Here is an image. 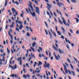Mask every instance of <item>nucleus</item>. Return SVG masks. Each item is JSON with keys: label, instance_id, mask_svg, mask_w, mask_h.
Listing matches in <instances>:
<instances>
[{"label": "nucleus", "instance_id": "f257e3e1", "mask_svg": "<svg viewBox=\"0 0 79 79\" xmlns=\"http://www.w3.org/2000/svg\"><path fill=\"white\" fill-rule=\"evenodd\" d=\"M29 3L30 5H29V6L30 8L31 9H31L29 7L28 8V10L30 12V14L33 17H34V16L35 17V13L34 12L35 11V10L34 9H33V7H32V6L31 5H32V2L29 1Z\"/></svg>", "mask_w": 79, "mask_h": 79}, {"label": "nucleus", "instance_id": "f03ea898", "mask_svg": "<svg viewBox=\"0 0 79 79\" xmlns=\"http://www.w3.org/2000/svg\"><path fill=\"white\" fill-rule=\"evenodd\" d=\"M61 19L62 20L63 22V23H64V24L65 25V26H69V24L68 23H66V20H65V19H64V18L63 17H62Z\"/></svg>", "mask_w": 79, "mask_h": 79}, {"label": "nucleus", "instance_id": "7ed1b4c3", "mask_svg": "<svg viewBox=\"0 0 79 79\" xmlns=\"http://www.w3.org/2000/svg\"><path fill=\"white\" fill-rule=\"evenodd\" d=\"M44 63L45 64H44V68H50V64L49 63H47V62L45 61L44 62Z\"/></svg>", "mask_w": 79, "mask_h": 79}, {"label": "nucleus", "instance_id": "20e7f679", "mask_svg": "<svg viewBox=\"0 0 79 79\" xmlns=\"http://www.w3.org/2000/svg\"><path fill=\"white\" fill-rule=\"evenodd\" d=\"M15 22L16 23V26L17 27H19V25H18V23H18L19 24H20V25H22V24H23V22L18 21L17 20H15Z\"/></svg>", "mask_w": 79, "mask_h": 79}, {"label": "nucleus", "instance_id": "39448f33", "mask_svg": "<svg viewBox=\"0 0 79 79\" xmlns=\"http://www.w3.org/2000/svg\"><path fill=\"white\" fill-rule=\"evenodd\" d=\"M56 45V47L57 48H56V47H55V46L54 44H53L52 45V48H54V50H56L58 52V44H55Z\"/></svg>", "mask_w": 79, "mask_h": 79}, {"label": "nucleus", "instance_id": "423d86ee", "mask_svg": "<svg viewBox=\"0 0 79 79\" xmlns=\"http://www.w3.org/2000/svg\"><path fill=\"white\" fill-rule=\"evenodd\" d=\"M63 65L64 67V69L65 72L66 74H68V70H67V68L66 67V66L65 64H63Z\"/></svg>", "mask_w": 79, "mask_h": 79}, {"label": "nucleus", "instance_id": "0eeeda50", "mask_svg": "<svg viewBox=\"0 0 79 79\" xmlns=\"http://www.w3.org/2000/svg\"><path fill=\"white\" fill-rule=\"evenodd\" d=\"M68 71L70 75H71V73H72L73 74V76H75V72H74V71H71V72L69 70H68Z\"/></svg>", "mask_w": 79, "mask_h": 79}, {"label": "nucleus", "instance_id": "6e6552de", "mask_svg": "<svg viewBox=\"0 0 79 79\" xmlns=\"http://www.w3.org/2000/svg\"><path fill=\"white\" fill-rule=\"evenodd\" d=\"M22 58L21 57H19L18 58V61H19V64L20 65H22Z\"/></svg>", "mask_w": 79, "mask_h": 79}, {"label": "nucleus", "instance_id": "1a4fd4ad", "mask_svg": "<svg viewBox=\"0 0 79 79\" xmlns=\"http://www.w3.org/2000/svg\"><path fill=\"white\" fill-rule=\"evenodd\" d=\"M35 8H36L35 11L36 13L39 14V7H36Z\"/></svg>", "mask_w": 79, "mask_h": 79}, {"label": "nucleus", "instance_id": "9d476101", "mask_svg": "<svg viewBox=\"0 0 79 79\" xmlns=\"http://www.w3.org/2000/svg\"><path fill=\"white\" fill-rule=\"evenodd\" d=\"M47 9L49 11V12H50V14H51V16H53V13H52V11H51V10H50V8L48 7Z\"/></svg>", "mask_w": 79, "mask_h": 79}, {"label": "nucleus", "instance_id": "9b49d317", "mask_svg": "<svg viewBox=\"0 0 79 79\" xmlns=\"http://www.w3.org/2000/svg\"><path fill=\"white\" fill-rule=\"evenodd\" d=\"M35 73H40L39 68H36V70L35 71Z\"/></svg>", "mask_w": 79, "mask_h": 79}, {"label": "nucleus", "instance_id": "f8f14e48", "mask_svg": "<svg viewBox=\"0 0 79 79\" xmlns=\"http://www.w3.org/2000/svg\"><path fill=\"white\" fill-rule=\"evenodd\" d=\"M47 6L49 7L48 8H51L52 7V5L51 4H49L48 3H47ZM47 8H48V7H47Z\"/></svg>", "mask_w": 79, "mask_h": 79}, {"label": "nucleus", "instance_id": "ddd939ff", "mask_svg": "<svg viewBox=\"0 0 79 79\" xmlns=\"http://www.w3.org/2000/svg\"><path fill=\"white\" fill-rule=\"evenodd\" d=\"M59 52L60 54H62V53H63V54H64V52H63V50L61 51V49L60 48L59 49Z\"/></svg>", "mask_w": 79, "mask_h": 79}, {"label": "nucleus", "instance_id": "4468645a", "mask_svg": "<svg viewBox=\"0 0 79 79\" xmlns=\"http://www.w3.org/2000/svg\"><path fill=\"white\" fill-rule=\"evenodd\" d=\"M8 4V0H5V3L4 4V6H6Z\"/></svg>", "mask_w": 79, "mask_h": 79}, {"label": "nucleus", "instance_id": "2eb2a0df", "mask_svg": "<svg viewBox=\"0 0 79 79\" xmlns=\"http://www.w3.org/2000/svg\"><path fill=\"white\" fill-rule=\"evenodd\" d=\"M32 2H34L36 5H38V1L36 0H31Z\"/></svg>", "mask_w": 79, "mask_h": 79}, {"label": "nucleus", "instance_id": "dca6fc26", "mask_svg": "<svg viewBox=\"0 0 79 79\" xmlns=\"http://www.w3.org/2000/svg\"><path fill=\"white\" fill-rule=\"evenodd\" d=\"M12 13L13 14H15V12L16 10L15 9V8H12Z\"/></svg>", "mask_w": 79, "mask_h": 79}, {"label": "nucleus", "instance_id": "f3484780", "mask_svg": "<svg viewBox=\"0 0 79 79\" xmlns=\"http://www.w3.org/2000/svg\"><path fill=\"white\" fill-rule=\"evenodd\" d=\"M56 11L57 13L58 14H59V13H60V15L61 16H62V14H61V13L60 11H58V9L56 10Z\"/></svg>", "mask_w": 79, "mask_h": 79}, {"label": "nucleus", "instance_id": "a211bd4d", "mask_svg": "<svg viewBox=\"0 0 79 79\" xmlns=\"http://www.w3.org/2000/svg\"><path fill=\"white\" fill-rule=\"evenodd\" d=\"M48 32H49V35H50L51 36H50V38L51 39H52V35L51 34V33H50V32L49 30L48 31Z\"/></svg>", "mask_w": 79, "mask_h": 79}, {"label": "nucleus", "instance_id": "6ab92c4d", "mask_svg": "<svg viewBox=\"0 0 79 79\" xmlns=\"http://www.w3.org/2000/svg\"><path fill=\"white\" fill-rule=\"evenodd\" d=\"M5 56H3L2 57V58H3V60L2 59H0V61H5Z\"/></svg>", "mask_w": 79, "mask_h": 79}, {"label": "nucleus", "instance_id": "aec40b11", "mask_svg": "<svg viewBox=\"0 0 79 79\" xmlns=\"http://www.w3.org/2000/svg\"><path fill=\"white\" fill-rule=\"evenodd\" d=\"M65 39L66 42H69V44H71V42H70V41H69V40L68 41L67 38H65Z\"/></svg>", "mask_w": 79, "mask_h": 79}, {"label": "nucleus", "instance_id": "412c9836", "mask_svg": "<svg viewBox=\"0 0 79 79\" xmlns=\"http://www.w3.org/2000/svg\"><path fill=\"white\" fill-rule=\"evenodd\" d=\"M74 19H75L76 20V22L77 23H79V19H78V18H75Z\"/></svg>", "mask_w": 79, "mask_h": 79}, {"label": "nucleus", "instance_id": "4be33fe9", "mask_svg": "<svg viewBox=\"0 0 79 79\" xmlns=\"http://www.w3.org/2000/svg\"><path fill=\"white\" fill-rule=\"evenodd\" d=\"M57 4L58 5V6H59V7H61V5L62 6V4L61 3L59 2V3L58 2H57Z\"/></svg>", "mask_w": 79, "mask_h": 79}, {"label": "nucleus", "instance_id": "5701e85b", "mask_svg": "<svg viewBox=\"0 0 79 79\" xmlns=\"http://www.w3.org/2000/svg\"><path fill=\"white\" fill-rule=\"evenodd\" d=\"M31 55L32 58H34V59H35V56L32 55V53H31Z\"/></svg>", "mask_w": 79, "mask_h": 79}, {"label": "nucleus", "instance_id": "b1692460", "mask_svg": "<svg viewBox=\"0 0 79 79\" xmlns=\"http://www.w3.org/2000/svg\"><path fill=\"white\" fill-rule=\"evenodd\" d=\"M32 47H35V45H36V43H35V42L32 43Z\"/></svg>", "mask_w": 79, "mask_h": 79}, {"label": "nucleus", "instance_id": "393cba45", "mask_svg": "<svg viewBox=\"0 0 79 79\" xmlns=\"http://www.w3.org/2000/svg\"><path fill=\"white\" fill-rule=\"evenodd\" d=\"M23 27V25H20V26L19 27V29H22V28Z\"/></svg>", "mask_w": 79, "mask_h": 79}, {"label": "nucleus", "instance_id": "a878e982", "mask_svg": "<svg viewBox=\"0 0 79 79\" xmlns=\"http://www.w3.org/2000/svg\"><path fill=\"white\" fill-rule=\"evenodd\" d=\"M42 56L43 57H45V55L42 54V55L41 54H40V58H42Z\"/></svg>", "mask_w": 79, "mask_h": 79}, {"label": "nucleus", "instance_id": "bb28decb", "mask_svg": "<svg viewBox=\"0 0 79 79\" xmlns=\"http://www.w3.org/2000/svg\"><path fill=\"white\" fill-rule=\"evenodd\" d=\"M7 52L8 54H10V51L8 49V48H7Z\"/></svg>", "mask_w": 79, "mask_h": 79}, {"label": "nucleus", "instance_id": "cd10ccee", "mask_svg": "<svg viewBox=\"0 0 79 79\" xmlns=\"http://www.w3.org/2000/svg\"><path fill=\"white\" fill-rule=\"evenodd\" d=\"M17 68V66H16V64L14 65V68L13 69H16Z\"/></svg>", "mask_w": 79, "mask_h": 79}, {"label": "nucleus", "instance_id": "c85d7f7f", "mask_svg": "<svg viewBox=\"0 0 79 79\" xmlns=\"http://www.w3.org/2000/svg\"><path fill=\"white\" fill-rule=\"evenodd\" d=\"M71 2L72 3H76V0H72Z\"/></svg>", "mask_w": 79, "mask_h": 79}, {"label": "nucleus", "instance_id": "c756f323", "mask_svg": "<svg viewBox=\"0 0 79 79\" xmlns=\"http://www.w3.org/2000/svg\"><path fill=\"white\" fill-rule=\"evenodd\" d=\"M70 66L72 69L74 70V67H73V65H72V64H70Z\"/></svg>", "mask_w": 79, "mask_h": 79}, {"label": "nucleus", "instance_id": "7c9ffc66", "mask_svg": "<svg viewBox=\"0 0 79 79\" xmlns=\"http://www.w3.org/2000/svg\"><path fill=\"white\" fill-rule=\"evenodd\" d=\"M53 33L54 36H55V37H56V33H55L54 32H53Z\"/></svg>", "mask_w": 79, "mask_h": 79}, {"label": "nucleus", "instance_id": "2f4dec72", "mask_svg": "<svg viewBox=\"0 0 79 79\" xmlns=\"http://www.w3.org/2000/svg\"><path fill=\"white\" fill-rule=\"evenodd\" d=\"M57 33L58 34V35H61V33H60V31H58Z\"/></svg>", "mask_w": 79, "mask_h": 79}, {"label": "nucleus", "instance_id": "473e14b6", "mask_svg": "<svg viewBox=\"0 0 79 79\" xmlns=\"http://www.w3.org/2000/svg\"><path fill=\"white\" fill-rule=\"evenodd\" d=\"M59 23H60V24H63V22H62V21H61V20H59Z\"/></svg>", "mask_w": 79, "mask_h": 79}, {"label": "nucleus", "instance_id": "72a5a7b5", "mask_svg": "<svg viewBox=\"0 0 79 79\" xmlns=\"http://www.w3.org/2000/svg\"><path fill=\"white\" fill-rule=\"evenodd\" d=\"M55 58L57 60H59V59H58V57L56 56H55Z\"/></svg>", "mask_w": 79, "mask_h": 79}, {"label": "nucleus", "instance_id": "f704fd0d", "mask_svg": "<svg viewBox=\"0 0 79 79\" xmlns=\"http://www.w3.org/2000/svg\"><path fill=\"white\" fill-rule=\"evenodd\" d=\"M27 35L28 37H30V34H29V33L27 32Z\"/></svg>", "mask_w": 79, "mask_h": 79}, {"label": "nucleus", "instance_id": "c9c22d12", "mask_svg": "<svg viewBox=\"0 0 79 79\" xmlns=\"http://www.w3.org/2000/svg\"><path fill=\"white\" fill-rule=\"evenodd\" d=\"M44 31H45V32L46 33V35H48V31H47L46 30V29H45Z\"/></svg>", "mask_w": 79, "mask_h": 79}, {"label": "nucleus", "instance_id": "e433bc0d", "mask_svg": "<svg viewBox=\"0 0 79 79\" xmlns=\"http://www.w3.org/2000/svg\"><path fill=\"white\" fill-rule=\"evenodd\" d=\"M30 48H31V50H32L33 52H35V50L34 48H33L30 47Z\"/></svg>", "mask_w": 79, "mask_h": 79}, {"label": "nucleus", "instance_id": "4c0bfd02", "mask_svg": "<svg viewBox=\"0 0 79 79\" xmlns=\"http://www.w3.org/2000/svg\"><path fill=\"white\" fill-rule=\"evenodd\" d=\"M16 30L18 32H19V28H17V27L16 28Z\"/></svg>", "mask_w": 79, "mask_h": 79}, {"label": "nucleus", "instance_id": "58836bf2", "mask_svg": "<svg viewBox=\"0 0 79 79\" xmlns=\"http://www.w3.org/2000/svg\"><path fill=\"white\" fill-rule=\"evenodd\" d=\"M37 63L36 62H34V67H35L36 66V64H37Z\"/></svg>", "mask_w": 79, "mask_h": 79}, {"label": "nucleus", "instance_id": "ea45409f", "mask_svg": "<svg viewBox=\"0 0 79 79\" xmlns=\"http://www.w3.org/2000/svg\"><path fill=\"white\" fill-rule=\"evenodd\" d=\"M53 13L54 16H55L56 17V16H57V15L56 14V13H55V12H54Z\"/></svg>", "mask_w": 79, "mask_h": 79}, {"label": "nucleus", "instance_id": "a19ab883", "mask_svg": "<svg viewBox=\"0 0 79 79\" xmlns=\"http://www.w3.org/2000/svg\"><path fill=\"white\" fill-rule=\"evenodd\" d=\"M14 3L15 4H17V5H19V3L17 1L15 2Z\"/></svg>", "mask_w": 79, "mask_h": 79}, {"label": "nucleus", "instance_id": "79ce46f5", "mask_svg": "<svg viewBox=\"0 0 79 79\" xmlns=\"http://www.w3.org/2000/svg\"><path fill=\"white\" fill-rule=\"evenodd\" d=\"M67 60L68 62H69V63H71V61H70V60H69V58H67Z\"/></svg>", "mask_w": 79, "mask_h": 79}, {"label": "nucleus", "instance_id": "37998d69", "mask_svg": "<svg viewBox=\"0 0 79 79\" xmlns=\"http://www.w3.org/2000/svg\"><path fill=\"white\" fill-rule=\"evenodd\" d=\"M26 66L27 67V68H29V64H26Z\"/></svg>", "mask_w": 79, "mask_h": 79}, {"label": "nucleus", "instance_id": "c03bdc74", "mask_svg": "<svg viewBox=\"0 0 79 79\" xmlns=\"http://www.w3.org/2000/svg\"><path fill=\"white\" fill-rule=\"evenodd\" d=\"M0 52H1V53H3V51L2 49H0Z\"/></svg>", "mask_w": 79, "mask_h": 79}, {"label": "nucleus", "instance_id": "a18cd8bd", "mask_svg": "<svg viewBox=\"0 0 79 79\" xmlns=\"http://www.w3.org/2000/svg\"><path fill=\"white\" fill-rule=\"evenodd\" d=\"M55 27V29H56V31H58V27H57V26H56Z\"/></svg>", "mask_w": 79, "mask_h": 79}, {"label": "nucleus", "instance_id": "49530a36", "mask_svg": "<svg viewBox=\"0 0 79 79\" xmlns=\"http://www.w3.org/2000/svg\"><path fill=\"white\" fill-rule=\"evenodd\" d=\"M61 39H64V36H63V35H61Z\"/></svg>", "mask_w": 79, "mask_h": 79}, {"label": "nucleus", "instance_id": "de8ad7c7", "mask_svg": "<svg viewBox=\"0 0 79 79\" xmlns=\"http://www.w3.org/2000/svg\"><path fill=\"white\" fill-rule=\"evenodd\" d=\"M47 14L49 16L50 15V14L49 13V12H48V11H47Z\"/></svg>", "mask_w": 79, "mask_h": 79}, {"label": "nucleus", "instance_id": "09e8293b", "mask_svg": "<svg viewBox=\"0 0 79 79\" xmlns=\"http://www.w3.org/2000/svg\"><path fill=\"white\" fill-rule=\"evenodd\" d=\"M65 64H66V65L67 66H68H68H69V65L66 62H65Z\"/></svg>", "mask_w": 79, "mask_h": 79}, {"label": "nucleus", "instance_id": "8fccbe9b", "mask_svg": "<svg viewBox=\"0 0 79 79\" xmlns=\"http://www.w3.org/2000/svg\"><path fill=\"white\" fill-rule=\"evenodd\" d=\"M61 29H62V30H63L64 31V32H65V30H64V28H63V27H62Z\"/></svg>", "mask_w": 79, "mask_h": 79}, {"label": "nucleus", "instance_id": "3c124183", "mask_svg": "<svg viewBox=\"0 0 79 79\" xmlns=\"http://www.w3.org/2000/svg\"><path fill=\"white\" fill-rule=\"evenodd\" d=\"M69 31L71 33H73V31L71 29H70Z\"/></svg>", "mask_w": 79, "mask_h": 79}, {"label": "nucleus", "instance_id": "603ef678", "mask_svg": "<svg viewBox=\"0 0 79 79\" xmlns=\"http://www.w3.org/2000/svg\"><path fill=\"white\" fill-rule=\"evenodd\" d=\"M40 50L41 52H42V50H43V48H42L41 47H40Z\"/></svg>", "mask_w": 79, "mask_h": 79}, {"label": "nucleus", "instance_id": "864d4df0", "mask_svg": "<svg viewBox=\"0 0 79 79\" xmlns=\"http://www.w3.org/2000/svg\"><path fill=\"white\" fill-rule=\"evenodd\" d=\"M23 14H20V16L21 17H22V18H23Z\"/></svg>", "mask_w": 79, "mask_h": 79}, {"label": "nucleus", "instance_id": "5fc2aeb1", "mask_svg": "<svg viewBox=\"0 0 79 79\" xmlns=\"http://www.w3.org/2000/svg\"><path fill=\"white\" fill-rule=\"evenodd\" d=\"M45 24H46V27H48V25L47 24V22H45Z\"/></svg>", "mask_w": 79, "mask_h": 79}, {"label": "nucleus", "instance_id": "6e6d98bb", "mask_svg": "<svg viewBox=\"0 0 79 79\" xmlns=\"http://www.w3.org/2000/svg\"><path fill=\"white\" fill-rule=\"evenodd\" d=\"M23 77H24V78H25V79H26V75H23Z\"/></svg>", "mask_w": 79, "mask_h": 79}, {"label": "nucleus", "instance_id": "4d7b16f0", "mask_svg": "<svg viewBox=\"0 0 79 79\" xmlns=\"http://www.w3.org/2000/svg\"><path fill=\"white\" fill-rule=\"evenodd\" d=\"M76 33L77 34H78L79 33V31L77 30L76 32Z\"/></svg>", "mask_w": 79, "mask_h": 79}, {"label": "nucleus", "instance_id": "13d9d810", "mask_svg": "<svg viewBox=\"0 0 79 79\" xmlns=\"http://www.w3.org/2000/svg\"><path fill=\"white\" fill-rule=\"evenodd\" d=\"M23 70L24 73H26V70L25 69V68H23Z\"/></svg>", "mask_w": 79, "mask_h": 79}, {"label": "nucleus", "instance_id": "bf43d9fd", "mask_svg": "<svg viewBox=\"0 0 79 79\" xmlns=\"http://www.w3.org/2000/svg\"><path fill=\"white\" fill-rule=\"evenodd\" d=\"M10 37L11 40H13V35H11V36H10Z\"/></svg>", "mask_w": 79, "mask_h": 79}, {"label": "nucleus", "instance_id": "052dcab7", "mask_svg": "<svg viewBox=\"0 0 79 79\" xmlns=\"http://www.w3.org/2000/svg\"><path fill=\"white\" fill-rule=\"evenodd\" d=\"M66 47H67V48H68L69 49V46H68V45H67Z\"/></svg>", "mask_w": 79, "mask_h": 79}, {"label": "nucleus", "instance_id": "680f3d73", "mask_svg": "<svg viewBox=\"0 0 79 79\" xmlns=\"http://www.w3.org/2000/svg\"><path fill=\"white\" fill-rule=\"evenodd\" d=\"M68 34H69V35L70 36V37H71V34H70V33L69 32Z\"/></svg>", "mask_w": 79, "mask_h": 79}, {"label": "nucleus", "instance_id": "e2e57ef3", "mask_svg": "<svg viewBox=\"0 0 79 79\" xmlns=\"http://www.w3.org/2000/svg\"><path fill=\"white\" fill-rule=\"evenodd\" d=\"M8 34L9 35V36H11V34H10V31H8Z\"/></svg>", "mask_w": 79, "mask_h": 79}, {"label": "nucleus", "instance_id": "0e129e2a", "mask_svg": "<svg viewBox=\"0 0 79 79\" xmlns=\"http://www.w3.org/2000/svg\"><path fill=\"white\" fill-rule=\"evenodd\" d=\"M27 77H30V75H29L27 74Z\"/></svg>", "mask_w": 79, "mask_h": 79}, {"label": "nucleus", "instance_id": "69168bd1", "mask_svg": "<svg viewBox=\"0 0 79 79\" xmlns=\"http://www.w3.org/2000/svg\"><path fill=\"white\" fill-rule=\"evenodd\" d=\"M24 24L25 25H26V20H24Z\"/></svg>", "mask_w": 79, "mask_h": 79}, {"label": "nucleus", "instance_id": "338daca9", "mask_svg": "<svg viewBox=\"0 0 79 79\" xmlns=\"http://www.w3.org/2000/svg\"><path fill=\"white\" fill-rule=\"evenodd\" d=\"M71 44V45H72V47H74V43H72V44Z\"/></svg>", "mask_w": 79, "mask_h": 79}, {"label": "nucleus", "instance_id": "774afa93", "mask_svg": "<svg viewBox=\"0 0 79 79\" xmlns=\"http://www.w3.org/2000/svg\"><path fill=\"white\" fill-rule=\"evenodd\" d=\"M77 71L78 72H79V69H78V68H77Z\"/></svg>", "mask_w": 79, "mask_h": 79}]
</instances>
